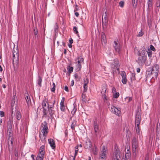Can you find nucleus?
<instances>
[{
  "label": "nucleus",
  "instance_id": "12",
  "mask_svg": "<svg viewBox=\"0 0 160 160\" xmlns=\"http://www.w3.org/2000/svg\"><path fill=\"white\" fill-rule=\"evenodd\" d=\"M13 54V61L14 62V61H17L18 59L19 54L18 51L16 52L15 50H13L12 52Z\"/></svg>",
  "mask_w": 160,
  "mask_h": 160
},
{
  "label": "nucleus",
  "instance_id": "46",
  "mask_svg": "<svg viewBox=\"0 0 160 160\" xmlns=\"http://www.w3.org/2000/svg\"><path fill=\"white\" fill-rule=\"evenodd\" d=\"M75 78L76 79L77 81L79 80L80 78H79L78 76V74L76 73L74 75Z\"/></svg>",
  "mask_w": 160,
  "mask_h": 160
},
{
  "label": "nucleus",
  "instance_id": "24",
  "mask_svg": "<svg viewBox=\"0 0 160 160\" xmlns=\"http://www.w3.org/2000/svg\"><path fill=\"white\" fill-rule=\"evenodd\" d=\"M13 123V121L11 120H9L8 122V130H12V124Z\"/></svg>",
  "mask_w": 160,
  "mask_h": 160
},
{
  "label": "nucleus",
  "instance_id": "52",
  "mask_svg": "<svg viewBox=\"0 0 160 160\" xmlns=\"http://www.w3.org/2000/svg\"><path fill=\"white\" fill-rule=\"evenodd\" d=\"M150 48L151 50L154 51L155 50V48H154L153 46L152 45H151L150 46Z\"/></svg>",
  "mask_w": 160,
  "mask_h": 160
},
{
  "label": "nucleus",
  "instance_id": "34",
  "mask_svg": "<svg viewBox=\"0 0 160 160\" xmlns=\"http://www.w3.org/2000/svg\"><path fill=\"white\" fill-rule=\"evenodd\" d=\"M92 151L93 154L96 155L97 153V148L95 146H94V148L92 149Z\"/></svg>",
  "mask_w": 160,
  "mask_h": 160
},
{
  "label": "nucleus",
  "instance_id": "18",
  "mask_svg": "<svg viewBox=\"0 0 160 160\" xmlns=\"http://www.w3.org/2000/svg\"><path fill=\"white\" fill-rule=\"evenodd\" d=\"M48 143L52 148L53 149L55 148V144L53 139L50 138L48 139Z\"/></svg>",
  "mask_w": 160,
  "mask_h": 160
},
{
  "label": "nucleus",
  "instance_id": "54",
  "mask_svg": "<svg viewBox=\"0 0 160 160\" xmlns=\"http://www.w3.org/2000/svg\"><path fill=\"white\" fill-rule=\"evenodd\" d=\"M12 139H8V143L10 142L11 144H13Z\"/></svg>",
  "mask_w": 160,
  "mask_h": 160
},
{
  "label": "nucleus",
  "instance_id": "29",
  "mask_svg": "<svg viewBox=\"0 0 160 160\" xmlns=\"http://www.w3.org/2000/svg\"><path fill=\"white\" fill-rule=\"evenodd\" d=\"M67 70L69 73H71L73 71V68L72 67L69 65L67 67Z\"/></svg>",
  "mask_w": 160,
  "mask_h": 160
},
{
  "label": "nucleus",
  "instance_id": "31",
  "mask_svg": "<svg viewBox=\"0 0 160 160\" xmlns=\"http://www.w3.org/2000/svg\"><path fill=\"white\" fill-rule=\"evenodd\" d=\"M55 102V101L54 100L52 101V104L49 105V104H48V108L52 109L54 106V104Z\"/></svg>",
  "mask_w": 160,
  "mask_h": 160
},
{
  "label": "nucleus",
  "instance_id": "8",
  "mask_svg": "<svg viewBox=\"0 0 160 160\" xmlns=\"http://www.w3.org/2000/svg\"><path fill=\"white\" fill-rule=\"evenodd\" d=\"M114 153L115 155L113 157L114 160H120V153L119 152V150L118 148L116 147L115 148Z\"/></svg>",
  "mask_w": 160,
  "mask_h": 160
},
{
  "label": "nucleus",
  "instance_id": "23",
  "mask_svg": "<svg viewBox=\"0 0 160 160\" xmlns=\"http://www.w3.org/2000/svg\"><path fill=\"white\" fill-rule=\"evenodd\" d=\"M101 42L102 44H105L106 43V36L103 33H102L101 35Z\"/></svg>",
  "mask_w": 160,
  "mask_h": 160
},
{
  "label": "nucleus",
  "instance_id": "44",
  "mask_svg": "<svg viewBox=\"0 0 160 160\" xmlns=\"http://www.w3.org/2000/svg\"><path fill=\"white\" fill-rule=\"evenodd\" d=\"M73 30L76 34H78V28L74 26L73 27Z\"/></svg>",
  "mask_w": 160,
  "mask_h": 160
},
{
  "label": "nucleus",
  "instance_id": "32",
  "mask_svg": "<svg viewBox=\"0 0 160 160\" xmlns=\"http://www.w3.org/2000/svg\"><path fill=\"white\" fill-rule=\"evenodd\" d=\"M56 85L53 82L52 85L51 86V91L52 92H54L55 90Z\"/></svg>",
  "mask_w": 160,
  "mask_h": 160
},
{
  "label": "nucleus",
  "instance_id": "19",
  "mask_svg": "<svg viewBox=\"0 0 160 160\" xmlns=\"http://www.w3.org/2000/svg\"><path fill=\"white\" fill-rule=\"evenodd\" d=\"M92 146L91 142L90 140H87L84 145V147L86 148H89Z\"/></svg>",
  "mask_w": 160,
  "mask_h": 160
},
{
  "label": "nucleus",
  "instance_id": "4",
  "mask_svg": "<svg viewBox=\"0 0 160 160\" xmlns=\"http://www.w3.org/2000/svg\"><path fill=\"white\" fill-rule=\"evenodd\" d=\"M107 151L106 147L105 146H103L99 154V159L100 160H106Z\"/></svg>",
  "mask_w": 160,
  "mask_h": 160
},
{
  "label": "nucleus",
  "instance_id": "58",
  "mask_svg": "<svg viewBox=\"0 0 160 160\" xmlns=\"http://www.w3.org/2000/svg\"><path fill=\"white\" fill-rule=\"evenodd\" d=\"M64 90L67 92H68V88L67 86H65Z\"/></svg>",
  "mask_w": 160,
  "mask_h": 160
},
{
  "label": "nucleus",
  "instance_id": "40",
  "mask_svg": "<svg viewBox=\"0 0 160 160\" xmlns=\"http://www.w3.org/2000/svg\"><path fill=\"white\" fill-rule=\"evenodd\" d=\"M135 73H132L131 75V81H134L136 80L135 78Z\"/></svg>",
  "mask_w": 160,
  "mask_h": 160
},
{
  "label": "nucleus",
  "instance_id": "16",
  "mask_svg": "<svg viewBox=\"0 0 160 160\" xmlns=\"http://www.w3.org/2000/svg\"><path fill=\"white\" fill-rule=\"evenodd\" d=\"M88 78H86L84 79L83 88L84 89V92H86L87 90L88 84Z\"/></svg>",
  "mask_w": 160,
  "mask_h": 160
},
{
  "label": "nucleus",
  "instance_id": "56",
  "mask_svg": "<svg viewBox=\"0 0 160 160\" xmlns=\"http://www.w3.org/2000/svg\"><path fill=\"white\" fill-rule=\"evenodd\" d=\"M40 138L41 140V141L43 142L44 143V142H43V138L44 137H43V135H41L40 134Z\"/></svg>",
  "mask_w": 160,
  "mask_h": 160
},
{
  "label": "nucleus",
  "instance_id": "15",
  "mask_svg": "<svg viewBox=\"0 0 160 160\" xmlns=\"http://www.w3.org/2000/svg\"><path fill=\"white\" fill-rule=\"evenodd\" d=\"M93 128L95 134L97 135L98 132L99 127L97 122L96 121H94L93 122Z\"/></svg>",
  "mask_w": 160,
  "mask_h": 160
},
{
  "label": "nucleus",
  "instance_id": "28",
  "mask_svg": "<svg viewBox=\"0 0 160 160\" xmlns=\"http://www.w3.org/2000/svg\"><path fill=\"white\" fill-rule=\"evenodd\" d=\"M48 111L49 113V115L50 117H52V115L54 113V111L52 109L48 108Z\"/></svg>",
  "mask_w": 160,
  "mask_h": 160
},
{
  "label": "nucleus",
  "instance_id": "17",
  "mask_svg": "<svg viewBox=\"0 0 160 160\" xmlns=\"http://www.w3.org/2000/svg\"><path fill=\"white\" fill-rule=\"evenodd\" d=\"M64 98H62L61 101L60 102V109L63 112L65 111V108L64 106Z\"/></svg>",
  "mask_w": 160,
  "mask_h": 160
},
{
  "label": "nucleus",
  "instance_id": "48",
  "mask_svg": "<svg viewBox=\"0 0 160 160\" xmlns=\"http://www.w3.org/2000/svg\"><path fill=\"white\" fill-rule=\"evenodd\" d=\"M119 94L118 92H116L114 94L113 97L115 98H117L119 97Z\"/></svg>",
  "mask_w": 160,
  "mask_h": 160
},
{
  "label": "nucleus",
  "instance_id": "21",
  "mask_svg": "<svg viewBox=\"0 0 160 160\" xmlns=\"http://www.w3.org/2000/svg\"><path fill=\"white\" fill-rule=\"evenodd\" d=\"M44 153L39 152L38 155L36 160H43L44 157Z\"/></svg>",
  "mask_w": 160,
  "mask_h": 160
},
{
  "label": "nucleus",
  "instance_id": "59",
  "mask_svg": "<svg viewBox=\"0 0 160 160\" xmlns=\"http://www.w3.org/2000/svg\"><path fill=\"white\" fill-rule=\"evenodd\" d=\"M69 43L72 44L73 42V40L71 38L69 40Z\"/></svg>",
  "mask_w": 160,
  "mask_h": 160
},
{
  "label": "nucleus",
  "instance_id": "61",
  "mask_svg": "<svg viewBox=\"0 0 160 160\" xmlns=\"http://www.w3.org/2000/svg\"><path fill=\"white\" fill-rule=\"evenodd\" d=\"M74 81L73 80H72L71 82V85L72 86H73L74 85Z\"/></svg>",
  "mask_w": 160,
  "mask_h": 160
},
{
  "label": "nucleus",
  "instance_id": "13",
  "mask_svg": "<svg viewBox=\"0 0 160 160\" xmlns=\"http://www.w3.org/2000/svg\"><path fill=\"white\" fill-rule=\"evenodd\" d=\"M140 151L139 146L132 147V152L135 155H136Z\"/></svg>",
  "mask_w": 160,
  "mask_h": 160
},
{
  "label": "nucleus",
  "instance_id": "55",
  "mask_svg": "<svg viewBox=\"0 0 160 160\" xmlns=\"http://www.w3.org/2000/svg\"><path fill=\"white\" fill-rule=\"evenodd\" d=\"M4 113L3 111H0V115L1 117H3L4 116Z\"/></svg>",
  "mask_w": 160,
  "mask_h": 160
},
{
  "label": "nucleus",
  "instance_id": "41",
  "mask_svg": "<svg viewBox=\"0 0 160 160\" xmlns=\"http://www.w3.org/2000/svg\"><path fill=\"white\" fill-rule=\"evenodd\" d=\"M125 100L127 102H129L132 100V98L131 97H127L125 98Z\"/></svg>",
  "mask_w": 160,
  "mask_h": 160
},
{
  "label": "nucleus",
  "instance_id": "26",
  "mask_svg": "<svg viewBox=\"0 0 160 160\" xmlns=\"http://www.w3.org/2000/svg\"><path fill=\"white\" fill-rule=\"evenodd\" d=\"M73 109L71 111V113L72 115V117L77 111V106L76 105L73 104Z\"/></svg>",
  "mask_w": 160,
  "mask_h": 160
},
{
  "label": "nucleus",
  "instance_id": "53",
  "mask_svg": "<svg viewBox=\"0 0 160 160\" xmlns=\"http://www.w3.org/2000/svg\"><path fill=\"white\" fill-rule=\"evenodd\" d=\"M119 6L121 7H122L124 5V2L122 1H121L119 3Z\"/></svg>",
  "mask_w": 160,
  "mask_h": 160
},
{
  "label": "nucleus",
  "instance_id": "50",
  "mask_svg": "<svg viewBox=\"0 0 160 160\" xmlns=\"http://www.w3.org/2000/svg\"><path fill=\"white\" fill-rule=\"evenodd\" d=\"M78 151V150H76V149L75 150L74 156V157H73V160H75L76 156V155H77V154Z\"/></svg>",
  "mask_w": 160,
  "mask_h": 160
},
{
  "label": "nucleus",
  "instance_id": "27",
  "mask_svg": "<svg viewBox=\"0 0 160 160\" xmlns=\"http://www.w3.org/2000/svg\"><path fill=\"white\" fill-rule=\"evenodd\" d=\"M26 102L28 105L31 103V101L29 95H27L25 97Z\"/></svg>",
  "mask_w": 160,
  "mask_h": 160
},
{
  "label": "nucleus",
  "instance_id": "20",
  "mask_svg": "<svg viewBox=\"0 0 160 160\" xmlns=\"http://www.w3.org/2000/svg\"><path fill=\"white\" fill-rule=\"evenodd\" d=\"M107 14L106 13V12H105V16L104 17V18H103V16H102V25L103 24V22H104V25H106L107 24H108V18L107 17Z\"/></svg>",
  "mask_w": 160,
  "mask_h": 160
},
{
  "label": "nucleus",
  "instance_id": "10",
  "mask_svg": "<svg viewBox=\"0 0 160 160\" xmlns=\"http://www.w3.org/2000/svg\"><path fill=\"white\" fill-rule=\"evenodd\" d=\"M114 47L116 52L119 53L120 51V45L118 41H114Z\"/></svg>",
  "mask_w": 160,
  "mask_h": 160
},
{
  "label": "nucleus",
  "instance_id": "6",
  "mask_svg": "<svg viewBox=\"0 0 160 160\" xmlns=\"http://www.w3.org/2000/svg\"><path fill=\"white\" fill-rule=\"evenodd\" d=\"M121 109L120 108H117L114 106H112L110 109V110L113 113L119 116L121 114Z\"/></svg>",
  "mask_w": 160,
  "mask_h": 160
},
{
  "label": "nucleus",
  "instance_id": "9",
  "mask_svg": "<svg viewBox=\"0 0 160 160\" xmlns=\"http://www.w3.org/2000/svg\"><path fill=\"white\" fill-rule=\"evenodd\" d=\"M132 147L139 146L138 138L135 137H133L132 140Z\"/></svg>",
  "mask_w": 160,
  "mask_h": 160
},
{
  "label": "nucleus",
  "instance_id": "51",
  "mask_svg": "<svg viewBox=\"0 0 160 160\" xmlns=\"http://www.w3.org/2000/svg\"><path fill=\"white\" fill-rule=\"evenodd\" d=\"M12 138H13L12 134H8V139Z\"/></svg>",
  "mask_w": 160,
  "mask_h": 160
},
{
  "label": "nucleus",
  "instance_id": "63",
  "mask_svg": "<svg viewBox=\"0 0 160 160\" xmlns=\"http://www.w3.org/2000/svg\"><path fill=\"white\" fill-rule=\"evenodd\" d=\"M18 121H16L15 122V127L16 128H18Z\"/></svg>",
  "mask_w": 160,
  "mask_h": 160
},
{
  "label": "nucleus",
  "instance_id": "43",
  "mask_svg": "<svg viewBox=\"0 0 160 160\" xmlns=\"http://www.w3.org/2000/svg\"><path fill=\"white\" fill-rule=\"evenodd\" d=\"M133 6L135 7L137 6V0H132Z\"/></svg>",
  "mask_w": 160,
  "mask_h": 160
},
{
  "label": "nucleus",
  "instance_id": "7",
  "mask_svg": "<svg viewBox=\"0 0 160 160\" xmlns=\"http://www.w3.org/2000/svg\"><path fill=\"white\" fill-rule=\"evenodd\" d=\"M119 61L117 59H115L114 60V62L113 64L111 66V68L113 72L117 69L118 71L119 70V68H118V66L119 64Z\"/></svg>",
  "mask_w": 160,
  "mask_h": 160
},
{
  "label": "nucleus",
  "instance_id": "60",
  "mask_svg": "<svg viewBox=\"0 0 160 160\" xmlns=\"http://www.w3.org/2000/svg\"><path fill=\"white\" fill-rule=\"evenodd\" d=\"M131 153L130 151L129 150V148L128 149L127 151L126 152V153Z\"/></svg>",
  "mask_w": 160,
  "mask_h": 160
},
{
  "label": "nucleus",
  "instance_id": "1",
  "mask_svg": "<svg viewBox=\"0 0 160 160\" xmlns=\"http://www.w3.org/2000/svg\"><path fill=\"white\" fill-rule=\"evenodd\" d=\"M138 57L137 62L139 64H144L146 60L147 57L144 53H142V52H138Z\"/></svg>",
  "mask_w": 160,
  "mask_h": 160
},
{
  "label": "nucleus",
  "instance_id": "36",
  "mask_svg": "<svg viewBox=\"0 0 160 160\" xmlns=\"http://www.w3.org/2000/svg\"><path fill=\"white\" fill-rule=\"evenodd\" d=\"M81 68L82 66L81 64H77L76 65V69L77 70V71H78L81 70Z\"/></svg>",
  "mask_w": 160,
  "mask_h": 160
},
{
  "label": "nucleus",
  "instance_id": "2",
  "mask_svg": "<svg viewBox=\"0 0 160 160\" xmlns=\"http://www.w3.org/2000/svg\"><path fill=\"white\" fill-rule=\"evenodd\" d=\"M42 129L41 132L43 133V137H44L43 141L44 143H46V135L48 131V124L47 122L45 121L42 123Z\"/></svg>",
  "mask_w": 160,
  "mask_h": 160
},
{
  "label": "nucleus",
  "instance_id": "30",
  "mask_svg": "<svg viewBox=\"0 0 160 160\" xmlns=\"http://www.w3.org/2000/svg\"><path fill=\"white\" fill-rule=\"evenodd\" d=\"M77 60H78L77 61L76 60V61L78 62V64H81L83 61V59L82 58L78 57Z\"/></svg>",
  "mask_w": 160,
  "mask_h": 160
},
{
  "label": "nucleus",
  "instance_id": "38",
  "mask_svg": "<svg viewBox=\"0 0 160 160\" xmlns=\"http://www.w3.org/2000/svg\"><path fill=\"white\" fill-rule=\"evenodd\" d=\"M136 131L137 134L139 135L140 134V130L139 128V126H135Z\"/></svg>",
  "mask_w": 160,
  "mask_h": 160
},
{
  "label": "nucleus",
  "instance_id": "37",
  "mask_svg": "<svg viewBox=\"0 0 160 160\" xmlns=\"http://www.w3.org/2000/svg\"><path fill=\"white\" fill-rule=\"evenodd\" d=\"M131 156V153H125V157L126 160H129Z\"/></svg>",
  "mask_w": 160,
  "mask_h": 160
},
{
  "label": "nucleus",
  "instance_id": "14",
  "mask_svg": "<svg viewBox=\"0 0 160 160\" xmlns=\"http://www.w3.org/2000/svg\"><path fill=\"white\" fill-rule=\"evenodd\" d=\"M47 103V101L46 99L43 100L42 102V107L43 108V113L45 115H47V113L46 112V109L45 107H46V104Z\"/></svg>",
  "mask_w": 160,
  "mask_h": 160
},
{
  "label": "nucleus",
  "instance_id": "33",
  "mask_svg": "<svg viewBox=\"0 0 160 160\" xmlns=\"http://www.w3.org/2000/svg\"><path fill=\"white\" fill-rule=\"evenodd\" d=\"M148 4L149 9L151 8L152 6V0H148Z\"/></svg>",
  "mask_w": 160,
  "mask_h": 160
},
{
  "label": "nucleus",
  "instance_id": "62",
  "mask_svg": "<svg viewBox=\"0 0 160 160\" xmlns=\"http://www.w3.org/2000/svg\"><path fill=\"white\" fill-rule=\"evenodd\" d=\"M12 130H8V134H12Z\"/></svg>",
  "mask_w": 160,
  "mask_h": 160
},
{
  "label": "nucleus",
  "instance_id": "35",
  "mask_svg": "<svg viewBox=\"0 0 160 160\" xmlns=\"http://www.w3.org/2000/svg\"><path fill=\"white\" fill-rule=\"evenodd\" d=\"M44 146L42 145L39 149V152L44 153Z\"/></svg>",
  "mask_w": 160,
  "mask_h": 160
},
{
  "label": "nucleus",
  "instance_id": "11",
  "mask_svg": "<svg viewBox=\"0 0 160 160\" xmlns=\"http://www.w3.org/2000/svg\"><path fill=\"white\" fill-rule=\"evenodd\" d=\"M121 75L122 77V82L124 84H126L127 82V80L126 75V73L124 71L122 72Z\"/></svg>",
  "mask_w": 160,
  "mask_h": 160
},
{
  "label": "nucleus",
  "instance_id": "5",
  "mask_svg": "<svg viewBox=\"0 0 160 160\" xmlns=\"http://www.w3.org/2000/svg\"><path fill=\"white\" fill-rule=\"evenodd\" d=\"M141 113L140 112H137L136 115L135 119V126H139L141 122Z\"/></svg>",
  "mask_w": 160,
  "mask_h": 160
},
{
  "label": "nucleus",
  "instance_id": "64",
  "mask_svg": "<svg viewBox=\"0 0 160 160\" xmlns=\"http://www.w3.org/2000/svg\"><path fill=\"white\" fill-rule=\"evenodd\" d=\"M143 35V34L142 32H139V34L138 35V36H142Z\"/></svg>",
  "mask_w": 160,
  "mask_h": 160
},
{
  "label": "nucleus",
  "instance_id": "45",
  "mask_svg": "<svg viewBox=\"0 0 160 160\" xmlns=\"http://www.w3.org/2000/svg\"><path fill=\"white\" fill-rule=\"evenodd\" d=\"M85 95L84 94H82V100L84 102H85L86 101V99H85Z\"/></svg>",
  "mask_w": 160,
  "mask_h": 160
},
{
  "label": "nucleus",
  "instance_id": "49",
  "mask_svg": "<svg viewBox=\"0 0 160 160\" xmlns=\"http://www.w3.org/2000/svg\"><path fill=\"white\" fill-rule=\"evenodd\" d=\"M34 34L35 35V37H36V35H37V34H38V30H37V29L36 28V29H34Z\"/></svg>",
  "mask_w": 160,
  "mask_h": 160
},
{
  "label": "nucleus",
  "instance_id": "3",
  "mask_svg": "<svg viewBox=\"0 0 160 160\" xmlns=\"http://www.w3.org/2000/svg\"><path fill=\"white\" fill-rule=\"evenodd\" d=\"M159 65L157 64H155L152 67L151 69V74L152 76V78H153L154 77L155 78H157L159 72Z\"/></svg>",
  "mask_w": 160,
  "mask_h": 160
},
{
  "label": "nucleus",
  "instance_id": "39",
  "mask_svg": "<svg viewBox=\"0 0 160 160\" xmlns=\"http://www.w3.org/2000/svg\"><path fill=\"white\" fill-rule=\"evenodd\" d=\"M42 82V80L40 76H38V84L41 87L42 84L41 82Z\"/></svg>",
  "mask_w": 160,
  "mask_h": 160
},
{
  "label": "nucleus",
  "instance_id": "57",
  "mask_svg": "<svg viewBox=\"0 0 160 160\" xmlns=\"http://www.w3.org/2000/svg\"><path fill=\"white\" fill-rule=\"evenodd\" d=\"M148 56L150 58H151L152 57V52L151 51V52H148Z\"/></svg>",
  "mask_w": 160,
  "mask_h": 160
},
{
  "label": "nucleus",
  "instance_id": "47",
  "mask_svg": "<svg viewBox=\"0 0 160 160\" xmlns=\"http://www.w3.org/2000/svg\"><path fill=\"white\" fill-rule=\"evenodd\" d=\"M75 124H76V122L75 121L74 122H73L72 124V125L71 126V128L73 130L74 128V126H75Z\"/></svg>",
  "mask_w": 160,
  "mask_h": 160
},
{
  "label": "nucleus",
  "instance_id": "42",
  "mask_svg": "<svg viewBox=\"0 0 160 160\" xmlns=\"http://www.w3.org/2000/svg\"><path fill=\"white\" fill-rule=\"evenodd\" d=\"M14 153L15 156L16 157H17V160L18 158V151L17 149H15L14 150Z\"/></svg>",
  "mask_w": 160,
  "mask_h": 160
},
{
  "label": "nucleus",
  "instance_id": "22",
  "mask_svg": "<svg viewBox=\"0 0 160 160\" xmlns=\"http://www.w3.org/2000/svg\"><path fill=\"white\" fill-rule=\"evenodd\" d=\"M21 115L20 112L17 111L15 115V118L18 120H19L21 118Z\"/></svg>",
  "mask_w": 160,
  "mask_h": 160
},
{
  "label": "nucleus",
  "instance_id": "25",
  "mask_svg": "<svg viewBox=\"0 0 160 160\" xmlns=\"http://www.w3.org/2000/svg\"><path fill=\"white\" fill-rule=\"evenodd\" d=\"M106 90V88L105 86H103L102 87V90L101 91V93L103 95V96H104V100L105 99L107 100L106 99V96L105 94V93Z\"/></svg>",
  "mask_w": 160,
  "mask_h": 160
}]
</instances>
